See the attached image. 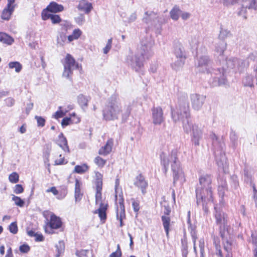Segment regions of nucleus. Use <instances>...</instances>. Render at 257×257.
Instances as JSON below:
<instances>
[{
  "mask_svg": "<svg viewBox=\"0 0 257 257\" xmlns=\"http://www.w3.org/2000/svg\"><path fill=\"white\" fill-rule=\"evenodd\" d=\"M196 197L197 204L202 206L204 212L207 214L209 212L208 204L212 203L214 199L212 187L197 188Z\"/></svg>",
  "mask_w": 257,
  "mask_h": 257,
  "instance_id": "obj_1",
  "label": "nucleus"
},
{
  "mask_svg": "<svg viewBox=\"0 0 257 257\" xmlns=\"http://www.w3.org/2000/svg\"><path fill=\"white\" fill-rule=\"evenodd\" d=\"M121 111L116 98L111 97L102 110L103 118L106 121L113 120L118 118V115Z\"/></svg>",
  "mask_w": 257,
  "mask_h": 257,
  "instance_id": "obj_2",
  "label": "nucleus"
},
{
  "mask_svg": "<svg viewBox=\"0 0 257 257\" xmlns=\"http://www.w3.org/2000/svg\"><path fill=\"white\" fill-rule=\"evenodd\" d=\"M215 213L214 216L215 219L216 224L219 227V233L223 239L225 237L226 233L228 232L227 225V215L221 210H218L216 207H214Z\"/></svg>",
  "mask_w": 257,
  "mask_h": 257,
  "instance_id": "obj_3",
  "label": "nucleus"
},
{
  "mask_svg": "<svg viewBox=\"0 0 257 257\" xmlns=\"http://www.w3.org/2000/svg\"><path fill=\"white\" fill-rule=\"evenodd\" d=\"M115 204L116 218L119 221V226L122 227L123 225L122 221L126 218L124 200L122 193L115 194Z\"/></svg>",
  "mask_w": 257,
  "mask_h": 257,
  "instance_id": "obj_4",
  "label": "nucleus"
},
{
  "mask_svg": "<svg viewBox=\"0 0 257 257\" xmlns=\"http://www.w3.org/2000/svg\"><path fill=\"white\" fill-rule=\"evenodd\" d=\"M62 63L64 66L63 76L68 78L71 76L74 68H78V64L70 54H66Z\"/></svg>",
  "mask_w": 257,
  "mask_h": 257,
  "instance_id": "obj_5",
  "label": "nucleus"
},
{
  "mask_svg": "<svg viewBox=\"0 0 257 257\" xmlns=\"http://www.w3.org/2000/svg\"><path fill=\"white\" fill-rule=\"evenodd\" d=\"M63 225L61 218L54 213L50 212L49 219L45 226V230L46 232L52 234L53 230L60 229Z\"/></svg>",
  "mask_w": 257,
  "mask_h": 257,
  "instance_id": "obj_6",
  "label": "nucleus"
},
{
  "mask_svg": "<svg viewBox=\"0 0 257 257\" xmlns=\"http://www.w3.org/2000/svg\"><path fill=\"white\" fill-rule=\"evenodd\" d=\"M96 204H99V208L93 211L94 214H98L100 222L103 224L105 222L107 219V210L108 208V204L107 201H105V198L103 199L102 196L101 197V201L96 202V199L95 198Z\"/></svg>",
  "mask_w": 257,
  "mask_h": 257,
  "instance_id": "obj_7",
  "label": "nucleus"
},
{
  "mask_svg": "<svg viewBox=\"0 0 257 257\" xmlns=\"http://www.w3.org/2000/svg\"><path fill=\"white\" fill-rule=\"evenodd\" d=\"M94 174L95 198L96 199V202H97L101 201V197L102 196L103 174L98 171H95Z\"/></svg>",
  "mask_w": 257,
  "mask_h": 257,
  "instance_id": "obj_8",
  "label": "nucleus"
},
{
  "mask_svg": "<svg viewBox=\"0 0 257 257\" xmlns=\"http://www.w3.org/2000/svg\"><path fill=\"white\" fill-rule=\"evenodd\" d=\"M171 212V209L169 206H165V211L164 214L161 216V220L162 224L166 233V236L169 237V232L171 230V218L170 217V214Z\"/></svg>",
  "mask_w": 257,
  "mask_h": 257,
  "instance_id": "obj_9",
  "label": "nucleus"
},
{
  "mask_svg": "<svg viewBox=\"0 0 257 257\" xmlns=\"http://www.w3.org/2000/svg\"><path fill=\"white\" fill-rule=\"evenodd\" d=\"M190 116V109L189 103H184L180 105L178 112L172 111V117L175 121H177L183 118H188Z\"/></svg>",
  "mask_w": 257,
  "mask_h": 257,
  "instance_id": "obj_10",
  "label": "nucleus"
},
{
  "mask_svg": "<svg viewBox=\"0 0 257 257\" xmlns=\"http://www.w3.org/2000/svg\"><path fill=\"white\" fill-rule=\"evenodd\" d=\"M8 3L6 7L3 10L1 17L4 21H9L11 18L17 5L15 0H7Z\"/></svg>",
  "mask_w": 257,
  "mask_h": 257,
  "instance_id": "obj_11",
  "label": "nucleus"
},
{
  "mask_svg": "<svg viewBox=\"0 0 257 257\" xmlns=\"http://www.w3.org/2000/svg\"><path fill=\"white\" fill-rule=\"evenodd\" d=\"M134 184L136 187L141 190L142 194H146L149 184L145 177L142 173L136 177Z\"/></svg>",
  "mask_w": 257,
  "mask_h": 257,
  "instance_id": "obj_12",
  "label": "nucleus"
},
{
  "mask_svg": "<svg viewBox=\"0 0 257 257\" xmlns=\"http://www.w3.org/2000/svg\"><path fill=\"white\" fill-rule=\"evenodd\" d=\"M153 122L155 125H160L164 121L163 109L160 106H153L152 108Z\"/></svg>",
  "mask_w": 257,
  "mask_h": 257,
  "instance_id": "obj_13",
  "label": "nucleus"
},
{
  "mask_svg": "<svg viewBox=\"0 0 257 257\" xmlns=\"http://www.w3.org/2000/svg\"><path fill=\"white\" fill-rule=\"evenodd\" d=\"M64 7L62 5H59L55 2H51L46 8L43 10L41 14L57 13L61 12L64 10Z\"/></svg>",
  "mask_w": 257,
  "mask_h": 257,
  "instance_id": "obj_14",
  "label": "nucleus"
},
{
  "mask_svg": "<svg viewBox=\"0 0 257 257\" xmlns=\"http://www.w3.org/2000/svg\"><path fill=\"white\" fill-rule=\"evenodd\" d=\"M46 192L47 193L51 192L58 200H62L64 199L68 193L66 187H63L58 190L55 186H53L47 189L46 190Z\"/></svg>",
  "mask_w": 257,
  "mask_h": 257,
  "instance_id": "obj_15",
  "label": "nucleus"
},
{
  "mask_svg": "<svg viewBox=\"0 0 257 257\" xmlns=\"http://www.w3.org/2000/svg\"><path fill=\"white\" fill-rule=\"evenodd\" d=\"M82 183L78 179L75 180L74 197L76 202H80L83 196V192L82 189Z\"/></svg>",
  "mask_w": 257,
  "mask_h": 257,
  "instance_id": "obj_16",
  "label": "nucleus"
},
{
  "mask_svg": "<svg viewBox=\"0 0 257 257\" xmlns=\"http://www.w3.org/2000/svg\"><path fill=\"white\" fill-rule=\"evenodd\" d=\"M113 145V140L112 138L109 139L104 146L100 148L98 151V154L99 155L107 156L109 154L112 150Z\"/></svg>",
  "mask_w": 257,
  "mask_h": 257,
  "instance_id": "obj_17",
  "label": "nucleus"
},
{
  "mask_svg": "<svg viewBox=\"0 0 257 257\" xmlns=\"http://www.w3.org/2000/svg\"><path fill=\"white\" fill-rule=\"evenodd\" d=\"M191 101L192 106L195 110H199L203 104L202 98L197 94H193L191 95Z\"/></svg>",
  "mask_w": 257,
  "mask_h": 257,
  "instance_id": "obj_18",
  "label": "nucleus"
},
{
  "mask_svg": "<svg viewBox=\"0 0 257 257\" xmlns=\"http://www.w3.org/2000/svg\"><path fill=\"white\" fill-rule=\"evenodd\" d=\"M58 145L62 148V149L67 153L70 152L69 146L66 138L64 136L63 133H61L58 136V139L57 141Z\"/></svg>",
  "mask_w": 257,
  "mask_h": 257,
  "instance_id": "obj_19",
  "label": "nucleus"
},
{
  "mask_svg": "<svg viewBox=\"0 0 257 257\" xmlns=\"http://www.w3.org/2000/svg\"><path fill=\"white\" fill-rule=\"evenodd\" d=\"M200 188H208L211 187L212 179L210 175L206 174L201 176L199 178Z\"/></svg>",
  "mask_w": 257,
  "mask_h": 257,
  "instance_id": "obj_20",
  "label": "nucleus"
},
{
  "mask_svg": "<svg viewBox=\"0 0 257 257\" xmlns=\"http://www.w3.org/2000/svg\"><path fill=\"white\" fill-rule=\"evenodd\" d=\"M78 9L85 14H89L93 9L92 4L86 0H81L78 5Z\"/></svg>",
  "mask_w": 257,
  "mask_h": 257,
  "instance_id": "obj_21",
  "label": "nucleus"
},
{
  "mask_svg": "<svg viewBox=\"0 0 257 257\" xmlns=\"http://www.w3.org/2000/svg\"><path fill=\"white\" fill-rule=\"evenodd\" d=\"M41 18L43 21H46L50 19L53 24H59L62 21V19L60 18V16L56 14H41Z\"/></svg>",
  "mask_w": 257,
  "mask_h": 257,
  "instance_id": "obj_22",
  "label": "nucleus"
},
{
  "mask_svg": "<svg viewBox=\"0 0 257 257\" xmlns=\"http://www.w3.org/2000/svg\"><path fill=\"white\" fill-rule=\"evenodd\" d=\"M177 159V158L176 156H175V160L174 162V164L172 165V170L173 171V176L174 183L178 180L180 175L183 174L182 169L180 168V166H177V165L176 164V160Z\"/></svg>",
  "mask_w": 257,
  "mask_h": 257,
  "instance_id": "obj_23",
  "label": "nucleus"
},
{
  "mask_svg": "<svg viewBox=\"0 0 257 257\" xmlns=\"http://www.w3.org/2000/svg\"><path fill=\"white\" fill-rule=\"evenodd\" d=\"M0 42L8 45H11L14 42V40L8 34L0 32Z\"/></svg>",
  "mask_w": 257,
  "mask_h": 257,
  "instance_id": "obj_24",
  "label": "nucleus"
},
{
  "mask_svg": "<svg viewBox=\"0 0 257 257\" xmlns=\"http://www.w3.org/2000/svg\"><path fill=\"white\" fill-rule=\"evenodd\" d=\"M89 169L88 165L84 163L81 164V165H76L74 169L73 172L77 174H84L85 172H87Z\"/></svg>",
  "mask_w": 257,
  "mask_h": 257,
  "instance_id": "obj_25",
  "label": "nucleus"
},
{
  "mask_svg": "<svg viewBox=\"0 0 257 257\" xmlns=\"http://www.w3.org/2000/svg\"><path fill=\"white\" fill-rule=\"evenodd\" d=\"M232 242L228 240H226L224 243H223V248L226 252L225 257H233L232 253Z\"/></svg>",
  "mask_w": 257,
  "mask_h": 257,
  "instance_id": "obj_26",
  "label": "nucleus"
},
{
  "mask_svg": "<svg viewBox=\"0 0 257 257\" xmlns=\"http://www.w3.org/2000/svg\"><path fill=\"white\" fill-rule=\"evenodd\" d=\"M82 34V31L79 29H75L73 30L72 34L68 36V41L71 42L74 40L79 39Z\"/></svg>",
  "mask_w": 257,
  "mask_h": 257,
  "instance_id": "obj_27",
  "label": "nucleus"
},
{
  "mask_svg": "<svg viewBox=\"0 0 257 257\" xmlns=\"http://www.w3.org/2000/svg\"><path fill=\"white\" fill-rule=\"evenodd\" d=\"M94 163L99 168H103L107 163V160L100 156H96L94 159Z\"/></svg>",
  "mask_w": 257,
  "mask_h": 257,
  "instance_id": "obj_28",
  "label": "nucleus"
},
{
  "mask_svg": "<svg viewBox=\"0 0 257 257\" xmlns=\"http://www.w3.org/2000/svg\"><path fill=\"white\" fill-rule=\"evenodd\" d=\"M180 12L181 10L179 7L177 6H174L170 12L171 18L174 20H178Z\"/></svg>",
  "mask_w": 257,
  "mask_h": 257,
  "instance_id": "obj_29",
  "label": "nucleus"
},
{
  "mask_svg": "<svg viewBox=\"0 0 257 257\" xmlns=\"http://www.w3.org/2000/svg\"><path fill=\"white\" fill-rule=\"evenodd\" d=\"M77 101L81 107H85L88 105V99L86 96L80 94L77 97Z\"/></svg>",
  "mask_w": 257,
  "mask_h": 257,
  "instance_id": "obj_30",
  "label": "nucleus"
},
{
  "mask_svg": "<svg viewBox=\"0 0 257 257\" xmlns=\"http://www.w3.org/2000/svg\"><path fill=\"white\" fill-rule=\"evenodd\" d=\"M9 67L10 69H15L17 73L20 72L22 69V65L19 62H11L9 63Z\"/></svg>",
  "mask_w": 257,
  "mask_h": 257,
  "instance_id": "obj_31",
  "label": "nucleus"
},
{
  "mask_svg": "<svg viewBox=\"0 0 257 257\" xmlns=\"http://www.w3.org/2000/svg\"><path fill=\"white\" fill-rule=\"evenodd\" d=\"M242 83L245 87H253V81L252 77L247 76L242 80Z\"/></svg>",
  "mask_w": 257,
  "mask_h": 257,
  "instance_id": "obj_32",
  "label": "nucleus"
},
{
  "mask_svg": "<svg viewBox=\"0 0 257 257\" xmlns=\"http://www.w3.org/2000/svg\"><path fill=\"white\" fill-rule=\"evenodd\" d=\"M12 200L15 202V204L20 207H22L25 205V201L20 197L13 195Z\"/></svg>",
  "mask_w": 257,
  "mask_h": 257,
  "instance_id": "obj_33",
  "label": "nucleus"
},
{
  "mask_svg": "<svg viewBox=\"0 0 257 257\" xmlns=\"http://www.w3.org/2000/svg\"><path fill=\"white\" fill-rule=\"evenodd\" d=\"M9 180L12 183H17L19 181V175L17 172H13L9 175Z\"/></svg>",
  "mask_w": 257,
  "mask_h": 257,
  "instance_id": "obj_34",
  "label": "nucleus"
},
{
  "mask_svg": "<svg viewBox=\"0 0 257 257\" xmlns=\"http://www.w3.org/2000/svg\"><path fill=\"white\" fill-rule=\"evenodd\" d=\"M131 200L132 201L133 210L135 212L138 214L140 209V201L134 198H132Z\"/></svg>",
  "mask_w": 257,
  "mask_h": 257,
  "instance_id": "obj_35",
  "label": "nucleus"
},
{
  "mask_svg": "<svg viewBox=\"0 0 257 257\" xmlns=\"http://www.w3.org/2000/svg\"><path fill=\"white\" fill-rule=\"evenodd\" d=\"M59 157V158L55 160L54 162L55 165H62L68 163V161L65 160L64 157L62 156V155H60Z\"/></svg>",
  "mask_w": 257,
  "mask_h": 257,
  "instance_id": "obj_36",
  "label": "nucleus"
},
{
  "mask_svg": "<svg viewBox=\"0 0 257 257\" xmlns=\"http://www.w3.org/2000/svg\"><path fill=\"white\" fill-rule=\"evenodd\" d=\"M69 116L73 124H76L80 122L81 119L76 113L73 112L69 114Z\"/></svg>",
  "mask_w": 257,
  "mask_h": 257,
  "instance_id": "obj_37",
  "label": "nucleus"
},
{
  "mask_svg": "<svg viewBox=\"0 0 257 257\" xmlns=\"http://www.w3.org/2000/svg\"><path fill=\"white\" fill-rule=\"evenodd\" d=\"M9 229L11 233L13 234H16L18 231L17 222L11 223L9 226Z\"/></svg>",
  "mask_w": 257,
  "mask_h": 257,
  "instance_id": "obj_38",
  "label": "nucleus"
},
{
  "mask_svg": "<svg viewBox=\"0 0 257 257\" xmlns=\"http://www.w3.org/2000/svg\"><path fill=\"white\" fill-rule=\"evenodd\" d=\"M35 118L37 120V125L39 127H43L45 125L46 120L45 119L40 116H35Z\"/></svg>",
  "mask_w": 257,
  "mask_h": 257,
  "instance_id": "obj_39",
  "label": "nucleus"
},
{
  "mask_svg": "<svg viewBox=\"0 0 257 257\" xmlns=\"http://www.w3.org/2000/svg\"><path fill=\"white\" fill-rule=\"evenodd\" d=\"M122 252L119 244L117 245V249L115 251L112 252L109 257H121Z\"/></svg>",
  "mask_w": 257,
  "mask_h": 257,
  "instance_id": "obj_40",
  "label": "nucleus"
},
{
  "mask_svg": "<svg viewBox=\"0 0 257 257\" xmlns=\"http://www.w3.org/2000/svg\"><path fill=\"white\" fill-rule=\"evenodd\" d=\"M72 124L73 123L71 121L70 116L63 118L61 121V125L63 127H65L68 125Z\"/></svg>",
  "mask_w": 257,
  "mask_h": 257,
  "instance_id": "obj_41",
  "label": "nucleus"
},
{
  "mask_svg": "<svg viewBox=\"0 0 257 257\" xmlns=\"http://www.w3.org/2000/svg\"><path fill=\"white\" fill-rule=\"evenodd\" d=\"M88 253L89 250L87 249H81L77 250L76 254L79 257H88Z\"/></svg>",
  "mask_w": 257,
  "mask_h": 257,
  "instance_id": "obj_42",
  "label": "nucleus"
},
{
  "mask_svg": "<svg viewBox=\"0 0 257 257\" xmlns=\"http://www.w3.org/2000/svg\"><path fill=\"white\" fill-rule=\"evenodd\" d=\"M112 39L110 38L108 40L107 43L105 47L103 48V53L106 54L109 50L111 49L112 47Z\"/></svg>",
  "mask_w": 257,
  "mask_h": 257,
  "instance_id": "obj_43",
  "label": "nucleus"
},
{
  "mask_svg": "<svg viewBox=\"0 0 257 257\" xmlns=\"http://www.w3.org/2000/svg\"><path fill=\"white\" fill-rule=\"evenodd\" d=\"M24 188L21 184H17L16 185H15L14 189V193L17 194L22 193L24 192Z\"/></svg>",
  "mask_w": 257,
  "mask_h": 257,
  "instance_id": "obj_44",
  "label": "nucleus"
},
{
  "mask_svg": "<svg viewBox=\"0 0 257 257\" xmlns=\"http://www.w3.org/2000/svg\"><path fill=\"white\" fill-rule=\"evenodd\" d=\"M65 115V113L62 110L60 109L57 110L53 115V117L55 119H59L63 117Z\"/></svg>",
  "mask_w": 257,
  "mask_h": 257,
  "instance_id": "obj_45",
  "label": "nucleus"
},
{
  "mask_svg": "<svg viewBox=\"0 0 257 257\" xmlns=\"http://www.w3.org/2000/svg\"><path fill=\"white\" fill-rule=\"evenodd\" d=\"M19 249L21 252L27 253L30 250V247L28 244H24L20 246Z\"/></svg>",
  "mask_w": 257,
  "mask_h": 257,
  "instance_id": "obj_46",
  "label": "nucleus"
},
{
  "mask_svg": "<svg viewBox=\"0 0 257 257\" xmlns=\"http://www.w3.org/2000/svg\"><path fill=\"white\" fill-rule=\"evenodd\" d=\"M216 252V255L218 257H224L223 254L221 250V245L214 246Z\"/></svg>",
  "mask_w": 257,
  "mask_h": 257,
  "instance_id": "obj_47",
  "label": "nucleus"
},
{
  "mask_svg": "<svg viewBox=\"0 0 257 257\" xmlns=\"http://www.w3.org/2000/svg\"><path fill=\"white\" fill-rule=\"evenodd\" d=\"M248 9L256 10L257 9V1L251 0L249 4Z\"/></svg>",
  "mask_w": 257,
  "mask_h": 257,
  "instance_id": "obj_48",
  "label": "nucleus"
},
{
  "mask_svg": "<svg viewBox=\"0 0 257 257\" xmlns=\"http://www.w3.org/2000/svg\"><path fill=\"white\" fill-rule=\"evenodd\" d=\"M6 103L8 106L11 107L15 104V100L11 97H9L6 99Z\"/></svg>",
  "mask_w": 257,
  "mask_h": 257,
  "instance_id": "obj_49",
  "label": "nucleus"
},
{
  "mask_svg": "<svg viewBox=\"0 0 257 257\" xmlns=\"http://www.w3.org/2000/svg\"><path fill=\"white\" fill-rule=\"evenodd\" d=\"M252 188H253V200H254L255 204H257V189L254 185H253Z\"/></svg>",
  "mask_w": 257,
  "mask_h": 257,
  "instance_id": "obj_50",
  "label": "nucleus"
},
{
  "mask_svg": "<svg viewBox=\"0 0 257 257\" xmlns=\"http://www.w3.org/2000/svg\"><path fill=\"white\" fill-rule=\"evenodd\" d=\"M179 51H180V53L179 54L178 53V54L176 55L177 57L178 58H180V59H182L183 60H185L186 58V55L180 49L179 50Z\"/></svg>",
  "mask_w": 257,
  "mask_h": 257,
  "instance_id": "obj_51",
  "label": "nucleus"
},
{
  "mask_svg": "<svg viewBox=\"0 0 257 257\" xmlns=\"http://www.w3.org/2000/svg\"><path fill=\"white\" fill-rule=\"evenodd\" d=\"M35 237V240L37 241H42L44 240V238L42 234L36 233Z\"/></svg>",
  "mask_w": 257,
  "mask_h": 257,
  "instance_id": "obj_52",
  "label": "nucleus"
},
{
  "mask_svg": "<svg viewBox=\"0 0 257 257\" xmlns=\"http://www.w3.org/2000/svg\"><path fill=\"white\" fill-rule=\"evenodd\" d=\"M192 141L195 146H198L199 145V137L194 136L192 138Z\"/></svg>",
  "mask_w": 257,
  "mask_h": 257,
  "instance_id": "obj_53",
  "label": "nucleus"
},
{
  "mask_svg": "<svg viewBox=\"0 0 257 257\" xmlns=\"http://www.w3.org/2000/svg\"><path fill=\"white\" fill-rule=\"evenodd\" d=\"M251 237L252 239V243L254 244H257V236L254 233H252L251 234Z\"/></svg>",
  "mask_w": 257,
  "mask_h": 257,
  "instance_id": "obj_54",
  "label": "nucleus"
},
{
  "mask_svg": "<svg viewBox=\"0 0 257 257\" xmlns=\"http://www.w3.org/2000/svg\"><path fill=\"white\" fill-rule=\"evenodd\" d=\"M136 65L139 68H141L142 67H143L144 66V64H143V61H140L139 59V58H137L136 59Z\"/></svg>",
  "mask_w": 257,
  "mask_h": 257,
  "instance_id": "obj_55",
  "label": "nucleus"
},
{
  "mask_svg": "<svg viewBox=\"0 0 257 257\" xmlns=\"http://www.w3.org/2000/svg\"><path fill=\"white\" fill-rule=\"evenodd\" d=\"M6 257H14L12 249L11 247H10L8 250L7 252V254L6 255Z\"/></svg>",
  "mask_w": 257,
  "mask_h": 257,
  "instance_id": "obj_56",
  "label": "nucleus"
},
{
  "mask_svg": "<svg viewBox=\"0 0 257 257\" xmlns=\"http://www.w3.org/2000/svg\"><path fill=\"white\" fill-rule=\"evenodd\" d=\"M190 16V14L188 13H183L181 15V18L182 19L186 20L188 19Z\"/></svg>",
  "mask_w": 257,
  "mask_h": 257,
  "instance_id": "obj_57",
  "label": "nucleus"
},
{
  "mask_svg": "<svg viewBox=\"0 0 257 257\" xmlns=\"http://www.w3.org/2000/svg\"><path fill=\"white\" fill-rule=\"evenodd\" d=\"M213 245H214V246L220 245V239L218 237H216V238H214Z\"/></svg>",
  "mask_w": 257,
  "mask_h": 257,
  "instance_id": "obj_58",
  "label": "nucleus"
},
{
  "mask_svg": "<svg viewBox=\"0 0 257 257\" xmlns=\"http://www.w3.org/2000/svg\"><path fill=\"white\" fill-rule=\"evenodd\" d=\"M20 132L21 134H24L26 132V128L25 124H23L20 128Z\"/></svg>",
  "mask_w": 257,
  "mask_h": 257,
  "instance_id": "obj_59",
  "label": "nucleus"
},
{
  "mask_svg": "<svg viewBox=\"0 0 257 257\" xmlns=\"http://www.w3.org/2000/svg\"><path fill=\"white\" fill-rule=\"evenodd\" d=\"M28 234L31 237H35L37 233H35L33 230H31L28 231Z\"/></svg>",
  "mask_w": 257,
  "mask_h": 257,
  "instance_id": "obj_60",
  "label": "nucleus"
},
{
  "mask_svg": "<svg viewBox=\"0 0 257 257\" xmlns=\"http://www.w3.org/2000/svg\"><path fill=\"white\" fill-rule=\"evenodd\" d=\"M131 110H132V108H131V107L130 106L127 107V108L126 109V116H125V118H127L129 116V115L131 114Z\"/></svg>",
  "mask_w": 257,
  "mask_h": 257,
  "instance_id": "obj_61",
  "label": "nucleus"
},
{
  "mask_svg": "<svg viewBox=\"0 0 257 257\" xmlns=\"http://www.w3.org/2000/svg\"><path fill=\"white\" fill-rule=\"evenodd\" d=\"M161 163L164 166L165 168V171H167V167L168 166V162H166V161L164 159L161 161Z\"/></svg>",
  "mask_w": 257,
  "mask_h": 257,
  "instance_id": "obj_62",
  "label": "nucleus"
},
{
  "mask_svg": "<svg viewBox=\"0 0 257 257\" xmlns=\"http://www.w3.org/2000/svg\"><path fill=\"white\" fill-rule=\"evenodd\" d=\"M5 246L4 245H1L0 246V253L2 254V255H4L5 254Z\"/></svg>",
  "mask_w": 257,
  "mask_h": 257,
  "instance_id": "obj_63",
  "label": "nucleus"
},
{
  "mask_svg": "<svg viewBox=\"0 0 257 257\" xmlns=\"http://www.w3.org/2000/svg\"><path fill=\"white\" fill-rule=\"evenodd\" d=\"M253 257H257V247L253 250Z\"/></svg>",
  "mask_w": 257,
  "mask_h": 257,
  "instance_id": "obj_64",
  "label": "nucleus"
}]
</instances>
